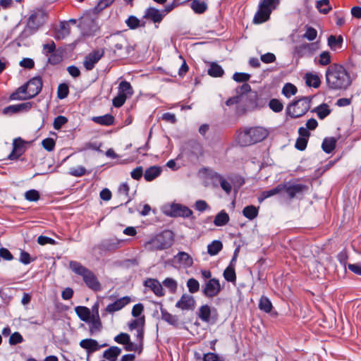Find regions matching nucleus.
<instances>
[{
  "mask_svg": "<svg viewBox=\"0 0 361 361\" xmlns=\"http://www.w3.org/2000/svg\"><path fill=\"white\" fill-rule=\"evenodd\" d=\"M191 8L196 13L201 14L204 13L207 9V4L204 1L199 0H192L191 2Z\"/></svg>",
  "mask_w": 361,
  "mask_h": 361,
  "instance_id": "obj_41",
  "label": "nucleus"
},
{
  "mask_svg": "<svg viewBox=\"0 0 361 361\" xmlns=\"http://www.w3.org/2000/svg\"><path fill=\"white\" fill-rule=\"evenodd\" d=\"M207 73L213 78L222 77L224 75V71L222 67L216 62H209Z\"/></svg>",
  "mask_w": 361,
  "mask_h": 361,
  "instance_id": "obj_27",
  "label": "nucleus"
},
{
  "mask_svg": "<svg viewBox=\"0 0 361 361\" xmlns=\"http://www.w3.org/2000/svg\"><path fill=\"white\" fill-rule=\"evenodd\" d=\"M312 112H314L317 114L318 118L321 120L324 119L327 116H329L331 110L329 109V106L327 104L323 103L318 106L315 107Z\"/></svg>",
  "mask_w": 361,
  "mask_h": 361,
  "instance_id": "obj_29",
  "label": "nucleus"
},
{
  "mask_svg": "<svg viewBox=\"0 0 361 361\" xmlns=\"http://www.w3.org/2000/svg\"><path fill=\"white\" fill-rule=\"evenodd\" d=\"M112 46H114V52L120 57L127 56L133 50L128 42L126 38L120 35H115L111 37Z\"/></svg>",
  "mask_w": 361,
  "mask_h": 361,
  "instance_id": "obj_5",
  "label": "nucleus"
},
{
  "mask_svg": "<svg viewBox=\"0 0 361 361\" xmlns=\"http://www.w3.org/2000/svg\"><path fill=\"white\" fill-rule=\"evenodd\" d=\"M42 80L41 77L36 76L29 80L23 86H25L27 98L32 99L36 97L42 90Z\"/></svg>",
  "mask_w": 361,
  "mask_h": 361,
  "instance_id": "obj_8",
  "label": "nucleus"
},
{
  "mask_svg": "<svg viewBox=\"0 0 361 361\" xmlns=\"http://www.w3.org/2000/svg\"><path fill=\"white\" fill-rule=\"evenodd\" d=\"M296 92H297V87L291 83H286L282 89V93L286 97H290L292 95L295 94Z\"/></svg>",
  "mask_w": 361,
  "mask_h": 361,
  "instance_id": "obj_51",
  "label": "nucleus"
},
{
  "mask_svg": "<svg viewBox=\"0 0 361 361\" xmlns=\"http://www.w3.org/2000/svg\"><path fill=\"white\" fill-rule=\"evenodd\" d=\"M317 49V43L305 42L295 47L294 54L298 58H302L305 56H312Z\"/></svg>",
  "mask_w": 361,
  "mask_h": 361,
  "instance_id": "obj_12",
  "label": "nucleus"
},
{
  "mask_svg": "<svg viewBox=\"0 0 361 361\" xmlns=\"http://www.w3.org/2000/svg\"><path fill=\"white\" fill-rule=\"evenodd\" d=\"M223 276L225 280L228 282L235 283L236 281V274L233 267H227L224 271Z\"/></svg>",
  "mask_w": 361,
  "mask_h": 361,
  "instance_id": "obj_49",
  "label": "nucleus"
},
{
  "mask_svg": "<svg viewBox=\"0 0 361 361\" xmlns=\"http://www.w3.org/2000/svg\"><path fill=\"white\" fill-rule=\"evenodd\" d=\"M229 221L228 214L224 210L216 214L214 218V224L217 226H222Z\"/></svg>",
  "mask_w": 361,
  "mask_h": 361,
  "instance_id": "obj_38",
  "label": "nucleus"
},
{
  "mask_svg": "<svg viewBox=\"0 0 361 361\" xmlns=\"http://www.w3.org/2000/svg\"><path fill=\"white\" fill-rule=\"evenodd\" d=\"M161 173V169L157 166H152L146 169L144 173V178L147 181H152L159 176Z\"/></svg>",
  "mask_w": 361,
  "mask_h": 361,
  "instance_id": "obj_28",
  "label": "nucleus"
},
{
  "mask_svg": "<svg viewBox=\"0 0 361 361\" xmlns=\"http://www.w3.org/2000/svg\"><path fill=\"white\" fill-rule=\"evenodd\" d=\"M86 169L84 166H79L75 168H71L69 174L75 177H80L86 173Z\"/></svg>",
  "mask_w": 361,
  "mask_h": 361,
  "instance_id": "obj_60",
  "label": "nucleus"
},
{
  "mask_svg": "<svg viewBox=\"0 0 361 361\" xmlns=\"http://www.w3.org/2000/svg\"><path fill=\"white\" fill-rule=\"evenodd\" d=\"M283 190H284V188L283 187V183L279 184L277 186H276L275 188H274L269 190L264 191L262 192V197L261 200H259V201H262L264 199H266V198L270 197L271 196H274L275 195H277L279 193H281V192H283Z\"/></svg>",
  "mask_w": 361,
  "mask_h": 361,
  "instance_id": "obj_45",
  "label": "nucleus"
},
{
  "mask_svg": "<svg viewBox=\"0 0 361 361\" xmlns=\"http://www.w3.org/2000/svg\"><path fill=\"white\" fill-rule=\"evenodd\" d=\"M75 312L78 317L83 322H87L91 319V312L89 308L85 306H77Z\"/></svg>",
  "mask_w": 361,
  "mask_h": 361,
  "instance_id": "obj_30",
  "label": "nucleus"
},
{
  "mask_svg": "<svg viewBox=\"0 0 361 361\" xmlns=\"http://www.w3.org/2000/svg\"><path fill=\"white\" fill-rule=\"evenodd\" d=\"M11 100H27V92L25 91V86L19 87L14 92L10 95Z\"/></svg>",
  "mask_w": 361,
  "mask_h": 361,
  "instance_id": "obj_36",
  "label": "nucleus"
},
{
  "mask_svg": "<svg viewBox=\"0 0 361 361\" xmlns=\"http://www.w3.org/2000/svg\"><path fill=\"white\" fill-rule=\"evenodd\" d=\"M114 0H99L97 4L92 8V13L97 14L106 7L109 6Z\"/></svg>",
  "mask_w": 361,
  "mask_h": 361,
  "instance_id": "obj_47",
  "label": "nucleus"
},
{
  "mask_svg": "<svg viewBox=\"0 0 361 361\" xmlns=\"http://www.w3.org/2000/svg\"><path fill=\"white\" fill-rule=\"evenodd\" d=\"M131 299L128 296L121 298L116 300L114 302L111 303L106 307V311L109 313H114V312L118 311L127 305Z\"/></svg>",
  "mask_w": 361,
  "mask_h": 361,
  "instance_id": "obj_22",
  "label": "nucleus"
},
{
  "mask_svg": "<svg viewBox=\"0 0 361 361\" xmlns=\"http://www.w3.org/2000/svg\"><path fill=\"white\" fill-rule=\"evenodd\" d=\"M223 248V244L220 240H214L207 245V252L214 256L217 255Z\"/></svg>",
  "mask_w": 361,
  "mask_h": 361,
  "instance_id": "obj_39",
  "label": "nucleus"
},
{
  "mask_svg": "<svg viewBox=\"0 0 361 361\" xmlns=\"http://www.w3.org/2000/svg\"><path fill=\"white\" fill-rule=\"evenodd\" d=\"M269 108L274 112H281L283 110V104L277 99H271L269 102Z\"/></svg>",
  "mask_w": 361,
  "mask_h": 361,
  "instance_id": "obj_55",
  "label": "nucleus"
},
{
  "mask_svg": "<svg viewBox=\"0 0 361 361\" xmlns=\"http://www.w3.org/2000/svg\"><path fill=\"white\" fill-rule=\"evenodd\" d=\"M104 55V51L97 50L90 53L85 56L83 61L84 67L87 71H91L94 65L100 60Z\"/></svg>",
  "mask_w": 361,
  "mask_h": 361,
  "instance_id": "obj_13",
  "label": "nucleus"
},
{
  "mask_svg": "<svg viewBox=\"0 0 361 361\" xmlns=\"http://www.w3.org/2000/svg\"><path fill=\"white\" fill-rule=\"evenodd\" d=\"M121 353V349L117 346H111L104 350L102 357L108 361H116Z\"/></svg>",
  "mask_w": 361,
  "mask_h": 361,
  "instance_id": "obj_26",
  "label": "nucleus"
},
{
  "mask_svg": "<svg viewBox=\"0 0 361 361\" xmlns=\"http://www.w3.org/2000/svg\"><path fill=\"white\" fill-rule=\"evenodd\" d=\"M226 104L228 106L236 104V115L243 116L249 110L254 108L256 104V101H243L242 96L236 95L227 99Z\"/></svg>",
  "mask_w": 361,
  "mask_h": 361,
  "instance_id": "obj_6",
  "label": "nucleus"
},
{
  "mask_svg": "<svg viewBox=\"0 0 361 361\" xmlns=\"http://www.w3.org/2000/svg\"><path fill=\"white\" fill-rule=\"evenodd\" d=\"M133 89L130 83L123 80L120 82L118 86V93L125 95L127 98L133 94Z\"/></svg>",
  "mask_w": 361,
  "mask_h": 361,
  "instance_id": "obj_33",
  "label": "nucleus"
},
{
  "mask_svg": "<svg viewBox=\"0 0 361 361\" xmlns=\"http://www.w3.org/2000/svg\"><path fill=\"white\" fill-rule=\"evenodd\" d=\"M214 312L217 315L216 310L215 308L211 309L208 305H204L199 309L198 317L202 321L204 322H209L211 315Z\"/></svg>",
  "mask_w": 361,
  "mask_h": 361,
  "instance_id": "obj_23",
  "label": "nucleus"
},
{
  "mask_svg": "<svg viewBox=\"0 0 361 361\" xmlns=\"http://www.w3.org/2000/svg\"><path fill=\"white\" fill-rule=\"evenodd\" d=\"M271 9H264L259 7V11L255 13L253 23L255 24H261L269 20L271 14Z\"/></svg>",
  "mask_w": 361,
  "mask_h": 361,
  "instance_id": "obj_25",
  "label": "nucleus"
},
{
  "mask_svg": "<svg viewBox=\"0 0 361 361\" xmlns=\"http://www.w3.org/2000/svg\"><path fill=\"white\" fill-rule=\"evenodd\" d=\"M33 102H27L21 104L10 105L4 109L5 114H13L19 112H27L32 107Z\"/></svg>",
  "mask_w": 361,
  "mask_h": 361,
  "instance_id": "obj_14",
  "label": "nucleus"
},
{
  "mask_svg": "<svg viewBox=\"0 0 361 361\" xmlns=\"http://www.w3.org/2000/svg\"><path fill=\"white\" fill-rule=\"evenodd\" d=\"M126 99L127 97L125 95L118 93V95L113 99V105L116 108H119L125 104Z\"/></svg>",
  "mask_w": 361,
  "mask_h": 361,
  "instance_id": "obj_64",
  "label": "nucleus"
},
{
  "mask_svg": "<svg viewBox=\"0 0 361 361\" xmlns=\"http://www.w3.org/2000/svg\"><path fill=\"white\" fill-rule=\"evenodd\" d=\"M343 43V37L339 35H330L328 38V45L332 50H336L338 48L341 47Z\"/></svg>",
  "mask_w": 361,
  "mask_h": 361,
  "instance_id": "obj_44",
  "label": "nucleus"
},
{
  "mask_svg": "<svg viewBox=\"0 0 361 361\" xmlns=\"http://www.w3.org/2000/svg\"><path fill=\"white\" fill-rule=\"evenodd\" d=\"M317 8L319 11L324 14H327L331 10V6L329 0H319L317 2Z\"/></svg>",
  "mask_w": 361,
  "mask_h": 361,
  "instance_id": "obj_48",
  "label": "nucleus"
},
{
  "mask_svg": "<svg viewBox=\"0 0 361 361\" xmlns=\"http://www.w3.org/2000/svg\"><path fill=\"white\" fill-rule=\"evenodd\" d=\"M166 214L171 217L188 218L192 215V211L187 206L178 203H173L170 205Z\"/></svg>",
  "mask_w": 361,
  "mask_h": 361,
  "instance_id": "obj_10",
  "label": "nucleus"
},
{
  "mask_svg": "<svg viewBox=\"0 0 361 361\" xmlns=\"http://www.w3.org/2000/svg\"><path fill=\"white\" fill-rule=\"evenodd\" d=\"M124 349L127 351H135L137 352L138 354H140L142 351V348L141 347V345H138L137 343H133L130 341V338H129V341L126 343Z\"/></svg>",
  "mask_w": 361,
  "mask_h": 361,
  "instance_id": "obj_54",
  "label": "nucleus"
},
{
  "mask_svg": "<svg viewBox=\"0 0 361 361\" xmlns=\"http://www.w3.org/2000/svg\"><path fill=\"white\" fill-rule=\"evenodd\" d=\"M250 75L245 73H235L233 79L238 82H246L250 78Z\"/></svg>",
  "mask_w": 361,
  "mask_h": 361,
  "instance_id": "obj_59",
  "label": "nucleus"
},
{
  "mask_svg": "<svg viewBox=\"0 0 361 361\" xmlns=\"http://www.w3.org/2000/svg\"><path fill=\"white\" fill-rule=\"evenodd\" d=\"M317 37V31L312 27L306 26V32L302 35L303 38L307 39L309 41L314 40Z\"/></svg>",
  "mask_w": 361,
  "mask_h": 361,
  "instance_id": "obj_53",
  "label": "nucleus"
},
{
  "mask_svg": "<svg viewBox=\"0 0 361 361\" xmlns=\"http://www.w3.org/2000/svg\"><path fill=\"white\" fill-rule=\"evenodd\" d=\"M68 93L69 89L68 85L66 83H61L59 85L57 90V97L59 99H65L68 95Z\"/></svg>",
  "mask_w": 361,
  "mask_h": 361,
  "instance_id": "obj_52",
  "label": "nucleus"
},
{
  "mask_svg": "<svg viewBox=\"0 0 361 361\" xmlns=\"http://www.w3.org/2000/svg\"><path fill=\"white\" fill-rule=\"evenodd\" d=\"M144 285L149 288L157 296L161 297L165 295L162 284L157 279H147L145 281Z\"/></svg>",
  "mask_w": 361,
  "mask_h": 361,
  "instance_id": "obj_20",
  "label": "nucleus"
},
{
  "mask_svg": "<svg viewBox=\"0 0 361 361\" xmlns=\"http://www.w3.org/2000/svg\"><path fill=\"white\" fill-rule=\"evenodd\" d=\"M144 325H145V317L142 316L140 318L132 320L129 323L128 327H129L130 330L132 331L133 329H137L140 327H143Z\"/></svg>",
  "mask_w": 361,
  "mask_h": 361,
  "instance_id": "obj_56",
  "label": "nucleus"
},
{
  "mask_svg": "<svg viewBox=\"0 0 361 361\" xmlns=\"http://www.w3.org/2000/svg\"><path fill=\"white\" fill-rule=\"evenodd\" d=\"M195 305V300L192 295L183 294L176 302V307L183 310H192Z\"/></svg>",
  "mask_w": 361,
  "mask_h": 361,
  "instance_id": "obj_19",
  "label": "nucleus"
},
{
  "mask_svg": "<svg viewBox=\"0 0 361 361\" xmlns=\"http://www.w3.org/2000/svg\"><path fill=\"white\" fill-rule=\"evenodd\" d=\"M267 135V130L262 127L240 129L236 132V140L240 146L245 147L262 141Z\"/></svg>",
  "mask_w": 361,
  "mask_h": 361,
  "instance_id": "obj_2",
  "label": "nucleus"
},
{
  "mask_svg": "<svg viewBox=\"0 0 361 361\" xmlns=\"http://www.w3.org/2000/svg\"><path fill=\"white\" fill-rule=\"evenodd\" d=\"M203 361H224V359L214 353H207L202 357Z\"/></svg>",
  "mask_w": 361,
  "mask_h": 361,
  "instance_id": "obj_63",
  "label": "nucleus"
},
{
  "mask_svg": "<svg viewBox=\"0 0 361 361\" xmlns=\"http://www.w3.org/2000/svg\"><path fill=\"white\" fill-rule=\"evenodd\" d=\"M161 319L167 322L169 324L177 327L179 324V318L177 315L170 314L164 308H160Z\"/></svg>",
  "mask_w": 361,
  "mask_h": 361,
  "instance_id": "obj_24",
  "label": "nucleus"
},
{
  "mask_svg": "<svg viewBox=\"0 0 361 361\" xmlns=\"http://www.w3.org/2000/svg\"><path fill=\"white\" fill-rule=\"evenodd\" d=\"M46 20L47 16L43 11H38L35 12L30 16L26 29L23 31V33L28 32L29 35H32L40 26L45 23Z\"/></svg>",
  "mask_w": 361,
  "mask_h": 361,
  "instance_id": "obj_7",
  "label": "nucleus"
},
{
  "mask_svg": "<svg viewBox=\"0 0 361 361\" xmlns=\"http://www.w3.org/2000/svg\"><path fill=\"white\" fill-rule=\"evenodd\" d=\"M160 241L164 249H167L171 246L173 243V233L171 231L166 230L156 235Z\"/></svg>",
  "mask_w": 361,
  "mask_h": 361,
  "instance_id": "obj_21",
  "label": "nucleus"
},
{
  "mask_svg": "<svg viewBox=\"0 0 361 361\" xmlns=\"http://www.w3.org/2000/svg\"><path fill=\"white\" fill-rule=\"evenodd\" d=\"M186 285L190 293H195L200 290V283L195 279H189Z\"/></svg>",
  "mask_w": 361,
  "mask_h": 361,
  "instance_id": "obj_50",
  "label": "nucleus"
},
{
  "mask_svg": "<svg viewBox=\"0 0 361 361\" xmlns=\"http://www.w3.org/2000/svg\"><path fill=\"white\" fill-rule=\"evenodd\" d=\"M25 198L30 202H36L39 199V193L36 190H30L25 192Z\"/></svg>",
  "mask_w": 361,
  "mask_h": 361,
  "instance_id": "obj_58",
  "label": "nucleus"
},
{
  "mask_svg": "<svg viewBox=\"0 0 361 361\" xmlns=\"http://www.w3.org/2000/svg\"><path fill=\"white\" fill-rule=\"evenodd\" d=\"M71 33V27L68 25V22L64 21L60 23L59 29L56 33V37L58 39H63L68 36Z\"/></svg>",
  "mask_w": 361,
  "mask_h": 361,
  "instance_id": "obj_37",
  "label": "nucleus"
},
{
  "mask_svg": "<svg viewBox=\"0 0 361 361\" xmlns=\"http://www.w3.org/2000/svg\"><path fill=\"white\" fill-rule=\"evenodd\" d=\"M68 122V118L63 116H58L54 118L53 126L56 130H59L65 123Z\"/></svg>",
  "mask_w": 361,
  "mask_h": 361,
  "instance_id": "obj_61",
  "label": "nucleus"
},
{
  "mask_svg": "<svg viewBox=\"0 0 361 361\" xmlns=\"http://www.w3.org/2000/svg\"><path fill=\"white\" fill-rule=\"evenodd\" d=\"M284 192L287 193L289 199L292 200L299 195H303L308 190V186L304 184H296L290 182L283 183Z\"/></svg>",
  "mask_w": 361,
  "mask_h": 361,
  "instance_id": "obj_9",
  "label": "nucleus"
},
{
  "mask_svg": "<svg viewBox=\"0 0 361 361\" xmlns=\"http://www.w3.org/2000/svg\"><path fill=\"white\" fill-rule=\"evenodd\" d=\"M159 239L154 236L145 243V248L149 251L164 250Z\"/></svg>",
  "mask_w": 361,
  "mask_h": 361,
  "instance_id": "obj_34",
  "label": "nucleus"
},
{
  "mask_svg": "<svg viewBox=\"0 0 361 361\" xmlns=\"http://www.w3.org/2000/svg\"><path fill=\"white\" fill-rule=\"evenodd\" d=\"M238 96H242L243 101H255L256 92L251 91V87L247 83H244L236 88Z\"/></svg>",
  "mask_w": 361,
  "mask_h": 361,
  "instance_id": "obj_15",
  "label": "nucleus"
},
{
  "mask_svg": "<svg viewBox=\"0 0 361 361\" xmlns=\"http://www.w3.org/2000/svg\"><path fill=\"white\" fill-rule=\"evenodd\" d=\"M336 140L334 137L325 138L322 144V148L326 153H331L336 147Z\"/></svg>",
  "mask_w": 361,
  "mask_h": 361,
  "instance_id": "obj_40",
  "label": "nucleus"
},
{
  "mask_svg": "<svg viewBox=\"0 0 361 361\" xmlns=\"http://www.w3.org/2000/svg\"><path fill=\"white\" fill-rule=\"evenodd\" d=\"M243 214L248 219L252 220L258 215V208L254 205L246 206L243 209Z\"/></svg>",
  "mask_w": 361,
  "mask_h": 361,
  "instance_id": "obj_43",
  "label": "nucleus"
},
{
  "mask_svg": "<svg viewBox=\"0 0 361 361\" xmlns=\"http://www.w3.org/2000/svg\"><path fill=\"white\" fill-rule=\"evenodd\" d=\"M106 345L107 344L106 343L99 345L98 342L96 340L92 338L83 339L80 342V346L82 348L85 349L88 354H91L98 350L101 348L105 347Z\"/></svg>",
  "mask_w": 361,
  "mask_h": 361,
  "instance_id": "obj_18",
  "label": "nucleus"
},
{
  "mask_svg": "<svg viewBox=\"0 0 361 361\" xmlns=\"http://www.w3.org/2000/svg\"><path fill=\"white\" fill-rule=\"evenodd\" d=\"M164 16L162 10L160 11L154 7H149L146 9L143 17L150 20L154 23H160Z\"/></svg>",
  "mask_w": 361,
  "mask_h": 361,
  "instance_id": "obj_16",
  "label": "nucleus"
},
{
  "mask_svg": "<svg viewBox=\"0 0 361 361\" xmlns=\"http://www.w3.org/2000/svg\"><path fill=\"white\" fill-rule=\"evenodd\" d=\"M24 141L21 138H17L13 140V150L8 158L11 160L18 159L25 152Z\"/></svg>",
  "mask_w": 361,
  "mask_h": 361,
  "instance_id": "obj_17",
  "label": "nucleus"
},
{
  "mask_svg": "<svg viewBox=\"0 0 361 361\" xmlns=\"http://www.w3.org/2000/svg\"><path fill=\"white\" fill-rule=\"evenodd\" d=\"M140 20L134 16H130L126 20V23L130 29H136L140 26Z\"/></svg>",
  "mask_w": 361,
  "mask_h": 361,
  "instance_id": "obj_57",
  "label": "nucleus"
},
{
  "mask_svg": "<svg viewBox=\"0 0 361 361\" xmlns=\"http://www.w3.org/2000/svg\"><path fill=\"white\" fill-rule=\"evenodd\" d=\"M42 145L48 152H51L54 149L55 141L52 138L47 137L42 140Z\"/></svg>",
  "mask_w": 361,
  "mask_h": 361,
  "instance_id": "obj_62",
  "label": "nucleus"
},
{
  "mask_svg": "<svg viewBox=\"0 0 361 361\" xmlns=\"http://www.w3.org/2000/svg\"><path fill=\"white\" fill-rule=\"evenodd\" d=\"M162 286L169 289L171 293H175L178 288L177 281L172 278L165 279L162 282Z\"/></svg>",
  "mask_w": 361,
  "mask_h": 361,
  "instance_id": "obj_46",
  "label": "nucleus"
},
{
  "mask_svg": "<svg viewBox=\"0 0 361 361\" xmlns=\"http://www.w3.org/2000/svg\"><path fill=\"white\" fill-rule=\"evenodd\" d=\"M305 82L307 86L313 87L314 88H317L319 87L321 84V80L317 74H313L312 73H307L305 74Z\"/></svg>",
  "mask_w": 361,
  "mask_h": 361,
  "instance_id": "obj_31",
  "label": "nucleus"
},
{
  "mask_svg": "<svg viewBox=\"0 0 361 361\" xmlns=\"http://www.w3.org/2000/svg\"><path fill=\"white\" fill-rule=\"evenodd\" d=\"M88 322L90 323V334L91 335L101 331L102 324L100 317H91Z\"/></svg>",
  "mask_w": 361,
  "mask_h": 361,
  "instance_id": "obj_35",
  "label": "nucleus"
},
{
  "mask_svg": "<svg viewBox=\"0 0 361 361\" xmlns=\"http://www.w3.org/2000/svg\"><path fill=\"white\" fill-rule=\"evenodd\" d=\"M221 290V287L219 279L213 278L205 283L202 291L204 296L212 298L217 296Z\"/></svg>",
  "mask_w": 361,
  "mask_h": 361,
  "instance_id": "obj_11",
  "label": "nucleus"
},
{
  "mask_svg": "<svg viewBox=\"0 0 361 361\" xmlns=\"http://www.w3.org/2000/svg\"><path fill=\"white\" fill-rule=\"evenodd\" d=\"M311 100L312 98L310 97H297L287 106L286 114L294 118L302 116L310 109Z\"/></svg>",
  "mask_w": 361,
  "mask_h": 361,
  "instance_id": "obj_4",
  "label": "nucleus"
},
{
  "mask_svg": "<svg viewBox=\"0 0 361 361\" xmlns=\"http://www.w3.org/2000/svg\"><path fill=\"white\" fill-rule=\"evenodd\" d=\"M69 268L76 274L82 276L83 281L88 288L94 291L101 290L102 286L92 271L77 261H71Z\"/></svg>",
  "mask_w": 361,
  "mask_h": 361,
  "instance_id": "obj_3",
  "label": "nucleus"
},
{
  "mask_svg": "<svg viewBox=\"0 0 361 361\" xmlns=\"http://www.w3.org/2000/svg\"><path fill=\"white\" fill-rule=\"evenodd\" d=\"M259 309L266 313L271 312L272 304L270 300L266 296H262L259 301Z\"/></svg>",
  "mask_w": 361,
  "mask_h": 361,
  "instance_id": "obj_42",
  "label": "nucleus"
},
{
  "mask_svg": "<svg viewBox=\"0 0 361 361\" xmlns=\"http://www.w3.org/2000/svg\"><path fill=\"white\" fill-rule=\"evenodd\" d=\"M92 121L102 126H111L114 123V117L107 114L104 116L93 117Z\"/></svg>",
  "mask_w": 361,
  "mask_h": 361,
  "instance_id": "obj_32",
  "label": "nucleus"
},
{
  "mask_svg": "<svg viewBox=\"0 0 361 361\" xmlns=\"http://www.w3.org/2000/svg\"><path fill=\"white\" fill-rule=\"evenodd\" d=\"M326 81L332 90H345L351 84L350 74L345 68L336 63L330 65L326 71Z\"/></svg>",
  "mask_w": 361,
  "mask_h": 361,
  "instance_id": "obj_1",
  "label": "nucleus"
}]
</instances>
